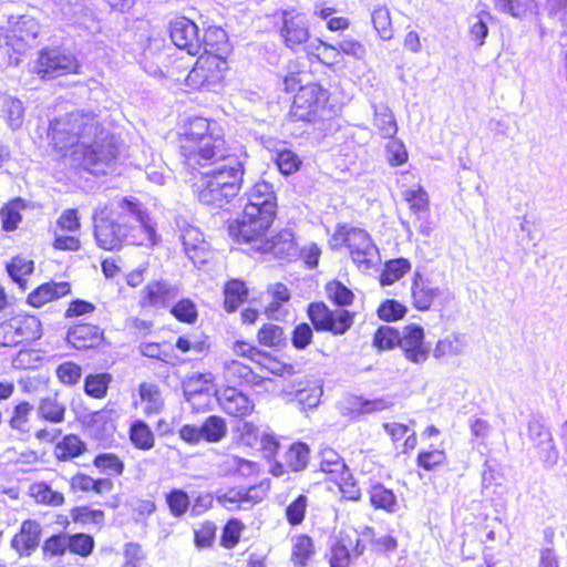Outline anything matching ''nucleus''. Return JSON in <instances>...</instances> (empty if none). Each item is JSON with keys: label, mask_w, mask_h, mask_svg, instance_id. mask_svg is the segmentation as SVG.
<instances>
[{"label": "nucleus", "mask_w": 567, "mask_h": 567, "mask_svg": "<svg viewBox=\"0 0 567 567\" xmlns=\"http://www.w3.org/2000/svg\"><path fill=\"white\" fill-rule=\"evenodd\" d=\"M175 147L184 169L195 175L193 193L203 205L223 208L244 186L245 164L214 121L190 116L179 126Z\"/></svg>", "instance_id": "1"}, {"label": "nucleus", "mask_w": 567, "mask_h": 567, "mask_svg": "<svg viewBox=\"0 0 567 567\" xmlns=\"http://www.w3.org/2000/svg\"><path fill=\"white\" fill-rule=\"evenodd\" d=\"M49 138L59 158H71L93 175L105 174L120 156L117 140L91 112L74 110L55 117L49 125Z\"/></svg>", "instance_id": "2"}, {"label": "nucleus", "mask_w": 567, "mask_h": 567, "mask_svg": "<svg viewBox=\"0 0 567 567\" xmlns=\"http://www.w3.org/2000/svg\"><path fill=\"white\" fill-rule=\"evenodd\" d=\"M93 238L104 251H118L124 246L152 247L156 230L142 203L132 197H116L99 205L92 213Z\"/></svg>", "instance_id": "3"}, {"label": "nucleus", "mask_w": 567, "mask_h": 567, "mask_svg": "<svg viewBox=\"0 0 567 567\" xmlns=\"http://www.w3.org/2000/svg\"><path fill=\"white\" fill-rule=\"evenodd\" d=\"M284 91L292 93L289 116L293 122L316 124L330 112V92L317 82L303 84L301 73L288 72L282 80Z\"/></svg>", "instance_id": "4"}, {"label": "nucleus", "mask_w": 567, "mask_h": 567, "mask_svg": "<svg viewBox=\"0 0 567 567\" xmlns=\"http://www.w3.org/2000/svg\"><path fill=\"white\" fill-rule=\"evenodd\" d=\"M277 217L244 206L238 217L228 220L226 230L231 240L255 252L269 234Z\"/></svg>", "instance_id": "5"}, {"label": "nucleus", "mask_w": 567, "mask_h": 567, "mask_svg": "<svg viewBox=\"0 0 567 567\" xmlns=\"http://www.w3.org/2000/svg\"><path fill=\"white\" fill-rule=\"evenodd\" d=\"M278 22L277 33L285 48L292 52L306 51L310 62L324 63L319 54L307 51V44L311 40V28L307 14L297 8L290 7L276 11Z\"/></svg>", "instance_id": "6"}, {"label": "nucleus", "mask_w": 567, "mask_h": 567, "mask_svg": "<svg viewBox=\"0 0 567 567\" xmlns=\"http://www.w3.org/2000/svg\"><path fill=\"white\" fill-rule=\"evenodd\" d=\"M42 32L40 21L31 14L10 16L7 24L0 27V50H4L11 58L16 54L14 62L33 48Z\"/></svg>", "instance_id": "7"}, {"label": "nucleus", "mask_w": 567, "mask_h": 567, "mask_svg": "<svg viewBox=\"0 0 567 567\" xmlns=\"http://www.w3.org/2000/svg\"><path fill=\"white\" fill-rule=\"evenodd\" d=\"M336 248L346 247L353 264L359 270L371 269L375 264L378 247L371 235L358 227L338 224L331 237Z\"/></svg>", "instance_id": "8"}, {"label": "nucleus", "mask_w": 567, "mask_h": 567, "mask_svg": "<svg viewBox=\"0 0 567 567\" xmlns=\"http://www.w3.org/2000/svg\"><path fill=\"white\" fill-rule=\"evenodd\" d=\"M82 64L76 55L62 47H43L37 53L33 73L42 81L55 80L61 76L78 75Z\"/></svg>", "instance_id": "9"}, {"label": "nucleus", "mask_w": 567, "mask_h": 567, "mask_svg": "<svg viewBox=\"0 0 567 567\" xmlns=\"http://www.w3.org/2000/svg\"><path fill=\"white\" fill-rule=\"evenodd\" d=\"M196 60L185 76V84L193 91L215 92L226 83L229 61L210 55H195Z\"/></svg>", "instance_id": "10"}, {"label": "nucleus", "mask_w": 567, "mask_h": 567, "mask_svg": "<svg viewBox=\"0 0 567 567\" xmlns=\"http://www.w3.org/2000/svg\"><path fill=\"white\" fill-rule=\"evenodd\" d=\"M307 316L317 332H329L333 336L346 334L355 319V312L340 308L331 309L324 301L310 302Z\"/></svg>", "instance_id": "11"}, {"label": "nucleus", "mask_w": 567, "mask_h": 567, "mask_svg": "<svg viewBox=\"0 0 567 567\" xmlns=\"http://www.w3.org/2000/svg\"><path fill=\"white\" fill-rule=\"evenodd\" d=\"M82 221L76 208L64 209L55 223L49 227L52 236L51 247L58 251H79L81 241Z\"/></svg>", "instance_id": "12"}, {"label": "nucleus", "mask_w": 567, "mask_h": 567, "mask_svg": "<svg viewBox=\"0 0 567 567\" xmlns=\"http://www.w3.org/2000/svg\"><path fill=\"white\" fill-rule=\"evenodd\" d=\"M271 480L262 478L249 486H230L217 495V503L227 511L251 508L267 498Z\"/></svg>", "instance_id": "13"}, {"label": "nucleus", "mask_w": 567, "mask_h": 567, "mask_svg": "<svg viewBox=\"0 0 567 567\" xmlns=\"http://www.w3.org/2000/svg\"><path fill=\"white\" fill-rule=\"evenodd\" d=\"M166 33L171 43L181 51L195 56L199 53V25L184 14H177L168 20Z\"/></svg>", "instance_id": "14"}, {"label": "nucleus", "mask_w": 567, "mask_h": 567, "mask_svg": "<svg viewBox=\"0 0 567 567\" xmlns=\"http://www.w3.org/2000/svg\"><path fill=\"white\" fill-rule=\"evenodd\" d=\"M219 409L229 417L244 420L255 412V402L250 395L234 385H225L215 391Z\"/></svg>", "instance_id": "15"}, {"label": "nucleus", "mask_w": 567, "mask_h": 567, "mask_svg": "<svg viewBox=\"0 0 567 567\" xmlns=\"http://www.w3.org/2000/svg\"><path fill=\"white\" fill-rule=\"evenodd\" d=\"M255 252L260 255L269 254L286 262L296 260L299 246L295 231L291 228L285 227L270 237L267 235Z\"/></svg>", "instance_id": "16"}, {"label": "nucleus", "mask_w": 567, "mask_h": 567, "mask_svg": "<svg viewBox=\"0 0 567 567\" xmlns=\"http://www.w3.org/2000/svg\"><path fill=\"white\" fill-rule=\"evenodd\" d=\"M424 338V329L421 326L409 323L403 327L398 347L408 361L422 364L429 359L430 348Z\"/></svg>", "instance_id": "17"}, {"label": "nucleus", "mask_w": 567, "mask_h": 567, "mask_svg": "<svg viewBox=\"0 0 567 567\" xmlns=\"http://www.w3.org/2000/svg\"><path fill=\"white\" fill-rule=\"evenodd\" d=\"M442 296V289L429 276L414 271L411 279V302L417 311L432 310Z\"/></svg>", "instance_id": "18"}, {"label": "nucleus", "mask_w": 567, "mask_h": 567, "mask_svg": "<svg viewBox=\"0 0 567 567\" xmlns=\"http://www.w3.org/2000/svg\"><path fill=\"white\" fill-rule=\"evenodd\" d=\"M177 296V288L165 279L148 281L142 289L138 307L141 310L165 309Z\"/></svg>", "instance_id": "19"}, {"label": "nucleus", "mask_w": 567, "mask_h": 567, "mask_svg": "<svg viewBox=\"0 0 567 567\" xmlns=\"http://www.w3.org/2000/svg\"><path fill=\"white\" fill-rule=\"evenodd\" d=\"M233 53L227 32L218 25H208L199 33V54L228 60Z\"/></svg>", "instance_id": "20"}, {"label": "nucleus", "mask_w": 567, "mask_h": 567, "mask_svg": "<svg viewBox=\"0 0 567 567\" xmlns=\"http://www.w3.org/2000/svg\"><path fill=\"white\" fill-rule=\"evenodd\" d=\"M66 340L76 350H91L105 343V332L99 324L80 321L70 327Z\"/></svg>", "instance_id": "21"}, {"label": "nucleus", "mask_w": 567, "mask_h": 567, "mask_svg": "<svg viewBox=\"0 0 567 567\" xmlns=\"http://www.w3.org/2000/svg\"><path fill=\"white\" fill-rule=\"evenodd\" d=\"M72 292V285L68 280H48L33 288L25 297V303L40 309L50 302L58 301Z\"/></svg>", "instance_id": "22"}, {"label": "nucleus", "mask_w": 567, "mask_h": 567, "mask_svg": "<svg viewBox=\"0 0 567 567\" xmlns=\"http://www.w3.org/2000/svg\"><path fill=\"white\" fill-rule=\"evenodd\" d=\"M223 378L227 385H251L258 386L266 380L256 372L254 367L238 359H228L223 362Z\"/></svg>", "instance_id": "23"}, {"label": "nucleus", "mask_w": 567, "mask_h": 567, "mask_svg": "<svg viewBox=\"0 0 567 567\" xmlns=\"http://www.w3.org/2000/svg\"><path fill=\"white\" fill-rule=\"evenodd\" d=\"M244 206L277 217L278 202L272 184L266 181L256 182L247 192V202Z\"/></svg>", "instance_id": "24"}, {"label": "nucleus", "mask_w": 567, "mask_h": 567, "mask_svg": "<svg viewBox=\"0 0 567 567\" xmlns=\"http://www.w3.org/2000/svg\"><path fill=\"white\" fill-rule=\"evenodd\" d=\"M219 474L224 477L250 478L261 473L257 462L246 460L238 455H226L218 464Z\"/></svg>", "instance_id": "25"}, {"label": "nucleus", "mask_w": 567, "mask_h": 567, "mask_svg": "<svg viewBox=\"0 0 567 567\" xmlns=\"http://www.w3.org/2000/svg\"><path fill=\"white\" fill-rule=\"evenodd\" d=\"M367 543H370L372 551L383 554L393 551L398 547V540L391 535L375 537L373 528L365 527L361 536L357 537L352 547V554L355 557L362 556L367 549Z\"/></svg>", "instance_id": "26"}, {"label": "nucleus", "mask_w": 567, "mask_h": 567, "mask_svg": "<svg viewBox=\"0 0 567 567\" xmlns=\"http://www.w3.org/2000/svg\"><path fill=\"white\" fill-rule=\"evenodd\" d=\"M279 504L282 506V517L290 528L303 525L310 505L309 496L306 493H298L293 496L287 495Z\"/></svg>", "instance_id": "27"}, {"label": "nucleus", "mask_w": 567, "mask_h": 567, "mask_svg": "<svg viewBox=\"0 0 567 567\" xmlns=\"http://www.w3.org/2000/svg\"><path fill=\"white\" fill-rule=\"evenodd\" d=\"M447 464L449 456L443 442L439 445L430 444L427 447L421 449L415 457L416 467L426 473L439 472Z\"/></svg>", "instance_id": "28"}, {"label": "nucleus", "mask_w": 567, "mask_h": 567, "mask_svg": "<svg viewBox=\"0 0 567 567\" xmlns=\"http://www.w3.org/2000/svg\"><path fill=\"white\" fill-rule=\"evenodd\" d=\"M41 534L42 528L39 522L25 519L20 530L13 536L11 545L20 555L29 554L38 547Z\"/></svg>", "instance_id": "29"}, {"label": "nucleus", "mask_w": 567, "mask_h": 567, "mask_svg": "<svg viewBox=\"0 0 567 567\" xmlns=\"http://www.w3.org/2000/svg\"><path fill=\"white\" fill-rule=\"evenodd\" d=\"M249 298V287L241 278H229L223 287V308L227 313H234Z\"/></svg>", "instance_id": "30"}, {"label": "nucleus", "mask_w": 567, "mask_h": 567, "mask_svg": "<svg viewBox=\"0 0 567 567\" xmlns=\"http://www.w3.org/2000/svg\"><path fill=\"white\" fill-rule=\"evenodd\" d=\"M354 542L348 530H341L332 542L327 554L329 567H350L352 564V547Z\"/></svg>", "instance_id": "31"}, {"label": "nucleus", "mask_w": 567, "mask_h": 567, "mask_svg": "<svg viewBox=\"0 0 567 567\" xmlns=\"http://www.w3.org/2000/svg\"><path fill=\"white\" fill-rule=\"evenodd\" d=\"M66 405L58 393L41 398L37 405V415L41 422L61 424L66 419Z\"/></svg>", "instance_id": "32"}, {"label": "nucleus", "mask_w": 567, "mask_h": 567, "mask_svg": "<svg viewBox=\"0 0 567 567\" xmlns=\"http://www.w3.org/2000/svg\"><path fill=\"white\" fill-rule=\"evenodd\" d=\"M17 343H30L38 340L42 334L40 319L30 313H18L11 317Z\"/></svg>", "instance_id": "33"}, {"label": "nucleus", "mask_w": 567, "mask_h": 567, "mask_svg": "<svg viewBox=\"0 0 567 567\" xmlns=\"http://www.w3.org/2000/svg\"><path fill=\"white\" fill-rule=\"evenodd\" d=\"M344 458L332 447L322 446L318 451V472L323 474L327 482L339 474L344 473L348 468Z\"/></svg>", "instance_id": "34"}, {"label": "nucleus", "mask_w": 567, "mask_h": 567, "mask_svg": "<svg viewBox=\"0 0 567 567\" xmlns=\"http://www.w3.org/2000/svg\"><path fill=\"white\" fill-rule=\"evenodd\" d=\"M316 553V544L310 535L299 533L292 538L290 561L293 567H308Z\"/></svg>", "instance_id": "35"}, {"label": "nucleus", "mask_w": 567, "mask_h": 567, "mask_svg": "<svg viewBox=\"0 0 567 567\" xmlns=\"http://www.w3.org/2000/svg\"><path fill=\"white\" fill-rule=\"evenodd\" d=\"M256 365L261 372L279 379H287L296 373L292 363L285 361L282 357L272 354L267 350L262 351V354L256 361Z\"/></svg>", "instance_id": "36"}, {"label": "nucleus", "mask_w": 567, "mask_h": 567, "mask_svg": "<svg viewBox=\"0 0 567 567\" xmlns=\"http://www.w3.org/2000/svg\"><path fill=\"white\" fill-rule=\"evenodd\" d=\"M34 260L21 254L11 257L6 264L8 276L23 291L28 288V277L34 272Z\"/></svg>", "instance_id": "37"}, {"label": "nucleus", "mask_w": 567, "mask_h": 567, "mask_svg": "<svg viewBox=\"0 0 567 567\" xmlns=\"http://www.w3.org/2000/svg\"><path fill=\"white\" fill-rule=\"evenodd\" d=\"M138 395L145 416L157 415L164 410V398L157 384L152 382L140 383Z\"/></svg>", "instance_id": "38"}, {"label": "nucleus", "mask_w": 567, "mask_h": 567, "mask_svg": "<svg viewBox=\"0 0 567 567\" xmlns=\"http://www.w3.org/2000/svg\"><path fill=\"white\" fill-rule=\"evenodd\" d=\"M259 348L281 350L287 346V336L284 327L274 322L262 323L256 333Z\"/></svg>", "instance_id": "39"}, {"label": "nucleus", "mask_w": 567, "mask_h": 567, "mask_svg": "<svg viewBox=\"0 0 567 567\" xmlns=\"http://www.w3.org/2000/svg\"><path fill=\"white\" fill-rule=\"evenodd\" d=\"M86 452L85 442L74 433L65 434L58 441L53 449L54 457L59 462L72 461Z\"/></svg>", "instance_id": "40"}, {"label": "nucleus", "mask_w": 567, "mask_h": 567, "mask_svg": "<svg viewBox=\"0 0 567 567\" xmlns=\"http://www.w3.org/2000/svg\"><path fill=\"white\" fill-rule=\"evenodd\" d=\"M128 440L137 451L148 452L155 447L156 437L152 427L143 420H134L128 427Z\"/></svg>", "instance_id": "41"}, {"label": "nucleus", "mask_w": 567, "mask_h": 567, "mask_svg": "<svg viewBox=\"0 0 567 567\" xmlns=\"http://www.w3.org/2000/svg\"><path fill=\"white\" fill-rule=\"evenodd\" d=\"M29 496L34 503L43 506L59 507L65 503L64 494L55 491L44 481L32 483L28 489Z\"/></svg>", "instance_id": "42"}, {"label": "nucleus", "mask_w": 567, "mask_h": 567, "mask_svg": "<svg viewBox=\"0 0 567 567\" xmlns=\"http://www.w3.org/2000/svg\"><path fill=\"white\" fill-rule=\"evenodd\" d=\"M412 264L408 258L398 257L389 259L384 262L383 268L379 275V284L384 286H391L394 282L402 279L408 272H410Z\"/></svg>", "instance_id": "43"}, {"label": "nucleus", "mask_w": 567, "mask_h": 567, "mask_svg": "<svg viewBox=\"0 0 567 567\" xmlns=\"http://www.w3.org/2000/svg\"><path fill=\"white\" fill-rule=\"evenodd\" d=\"M33 405L29 401H20L13 405L8 420L9 427L20 434H29L32 427Z\"/></svg>", "instance_id": "44"}, {"label": "nucleus", "mask_w": 567, "mask_h": 567, "mask_svg": "<svg viewBox=\"0 0 567 567\" xmlns=\"http://www.w3.org/2000/svg\"><path fill=\"white\" fill-rule=\"evenodd\" d=\"M165 505L174 518H183L192 506L190 495L183 488L173 487L164 494Z\"/></svg>", "instance_id": "45"}, {"label": "nucleus", "mask_w": 567, "mask_h": 567, "mask_svg": "<svg viewBox=\"0 0 567 567\" xmlns=\"http://www.w3.org/2000/svg\"><path fill=\"white\" fill-rule=\"evenodd\" d=\"M112 381L109 372L89 373L83 382L84 393L92 399L102 400L107 395Z\"/></svg>", "instance_id": "46"}, {"label": "nucleus", "mask_w": 567, "mask_h": 567, "mask_svg": "<svg viewBox=\"0 0 567 567\" xmlns=\"http://www.w3.org/2000/svg\"><path fill=\"white\" fill-rule=\"evenodd\" d=\"M327 299L340 309L354 302V292L338 279H331L324 284Z\"/></svg>", "instance_id": "47"}, {"label": "nucleus", "mask_w": 567, "mask_h": 567, "mask_svg": "<svg viewBox=\"0 0 567 567\" xmlns=\"http://www.w3.org/2000/svg\"><path fill=\"white\" fill-rule=\"evenodd\" d=\"M369 501L373 508L388 513H393L398 505L394 492L380 483H375L370 487Z\"/></svg>", "instance_id": "48"}, {"label": "nucleus", "mask_w": 567, "mask_h": 567, "mask_svg": "<svg viewBox=\"0 0 567 567\" xmlns=\"http://www.w3.org/2000/svg\"><path fill=\"white\" fill-rule=\"evenodd\" d=\"M329 483L337 486L341 498L344 501L358 502L361 498V488L350 467H348L344 473L332 478Z\"/></svg>", "instance_id": "49"}, {"label": "nucleus", "mask_w": 567, "mask_h": 567, "mask_svg": "<svg viewBox=\"0 0 567 567\" xmlns=\"http://www.w3.org/2000/svg\"><path fill=\"white\" fill-rule=\"evenodd\" d=\"M244 530L245 524L241 519L237 517L227 519L221 527L219 545L227 550L236 548L241 540Z\"/></svg>", "instance_id": "50"}, {"label": "nucleus", "mask_w": 567, "mask_h": 567, "mask_svg": "<svg viewBox=\"0 0 567 567\" xmlns=\"http://www.w3.org/2000/svg\"><path fill=\"white\" fill-rule=\"evenodd\" d=\"M24 208L21 198H14L3 204L0 208L1 228L4 231H13L22 220L21 210Z\"/></svg>", "instance_id": "51"}, {"label": "nucleus", "mask_w": 567, "mask_h": 567, "mask_svg": "<svg viewBox=\"0 0 567 567\" xmlns=\"http://www.w3.org/2000/svg\"><path fill=\"white\" fill-rule=\"evenodd\" d=\"M203 441L218 443L227 435V422L219 415H209L200 425Z\"/></svg>", "instance_id": "52"}, {"label": "nucleus", "mask_w": 567, "mask_h": 567, "mask_svg": "<svg viewBox=\"0 0 567 567\" xmlns=\"http://www.w3.org/2000/svg\"><path fill=\"white\" fill-rule=\"evenodd\" d=\"M495 7L513 18L523 19L537 9L535 0H493Z\"/></svg>", "instance_id": "53"}, {"label": "nucleus", "mask_w": 567, "mask_h": 567, "mask_svg": "<svg viewBox=\"0 0 567 567\" xmlns=\"http://www.w3.org/2000/svg\"><path fill=\"white\" fill-rule=\"evenodd\" d=\"M189 69L190 68L187 58L178 53H173L166 56L161 72L165 78L174 82H178L181 79L185 80Z\"/></svg>", "instance_id": "54"}, {"label": "nucleus", "mask_w": 567, "mask_h": 567, "mask_svg": "<svg viewBox=\"0 0 567 567\" xmlns=\"http://www.w3.org/2000/svg\"><path fill=\"white\" fill-rule=\"evenodd\" d=\"M310 450L306 443H292L285 453V462L291 472L303 471L309 462Z\"/></svg>", "instance_id": "55"}, {"label": "nucleus", "mask_w": 567, "mask_h": 567, "mask_svg": "<svg viewBox=\"0 0 567 567\" xmlns=\"http://www.w3.org/2000/svg\"><path fill=\"white\" fill-rule=\"evenodd\" d=\"M93 465L99 472L112 476H122L125 471L123 460L115 453L105 452L100 453L93 458Z\"/></svg>", "instance_id": "56"}, {"label": "nucleus", "mask_w": 567, "mask_h": 567, "mask_svg": "<svg viewBox=\"0 0 567 567\" xmlns=\"http://www.w3.org/2000/svg\"><path fill=\"white\" fill-rule=\"evenodd\" d=\"M70 517L73 523L81 526L102 525L105 520V513L87 505H80L70 509Z\"/></svg>", "instance_id": "57"}, {"label": "nucleus", "mask_w": 567, "mask_h": 567, "mask_svg": "<svg viewBox=\"0 0 567 567\" xmlns=\"http://www.w3.org/2000/svg\"><path fill=\"white\" fill-rule=\"evenodd\" d=\"M217 535L215 522L206 519L198 524L193 532V543L198 550L212 548Z\"/></svg>", "instance_id": "58"}, {"label": "nucleus", "mask_w": 567, "mask_h": 567, "mask_svg": "<svg viewBox=\"0 0 567 567\" xmlns=\"http://www.w3.org/2000/svg\"><path fill=\"white\" fill-rule=\"evenodd\" d=\"M403 199L408 203L410 210L416 215H425L430 212V198L422 186L403 192Z\"/></svg>", "instance_id": "59"}, {"label": "nucleus", "mask_w": 567, "mask_h": 567, "mask_svg": "<svg viewBox=\"0 0 567 567\" xmlns=\"http://www.w3.org/2000/svg\"><path fill=\"white\" fill-rule=\"evenodd\" d=\"M401 332L390 326L379 327L372 338V344L380 351L393 350L399 346Z\"/></svg>", "instance_id": "60"}, {"label": "nucleus", "mask_w": 567, "mask_h": 567, "mask_svg": "<svg viewBox=\"0 0 567 567\" xmlns=\"http://www.w3.org/2000/svg\"><path fill=\"white\" fill-rule=\"evenodd\" d=\"M373 28L382 40L393 37V27L390 10L386 6L377 7L371 13Z\"/></svg>", "instance_id": "61"}, {"label": "nucleus", "mask_w": 567, "mask_h": 567, "mask_svg": "<svg viewBox=\"0 0 567 567\" xmlns=\"http://www.w3.org/2000/svg\"><path fill=\"white\" fill-rule=\"evenodd\" d=\"M169 312L178 322L186 324H193L198 319L197 306L189 298L179 299L171 307Z\"/></svg>", "instance_id": "62"}, {"label": "nucleus", "mask_w": 567, "mask_h": 567, "mask_svg": "<svg viewBox=\"0 0 567 567\" xmlns=\"http://www.w3.org/2000/svg\"><path fill=\"white\" fill-rule=\"evenodd\" d=\"M140 351L144 357L157 359L166 363L172 362L174 359L173 346L167 340L143 342L140 346Z\"/></svg>", "instance_id": "63"}, {"label": "nucleus", "mask_w": 567, "mask_h": 567, "mask_svg": "<svg viewBox=\"0 0 567 567\" xmlns=\"http://www.w3.org/2000/svg\"><path fill=\"white\" fill-rule=\"evenodd\" d=\"M68 546L69 553L82 558H86L93 553L95 542L93 536L90 534L75 533L68 535Z\"/></svg>", "instance_id": "64"}]
</instances>
